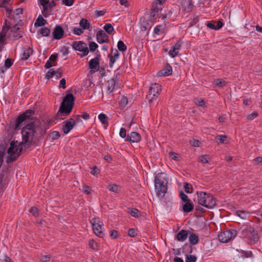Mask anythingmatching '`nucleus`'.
Masks as SVG:
<instances>
[{
	"label": "nucleus",
	"mask_w": 262,
	"mask_h": 262,
	"mask_svg": "<svg viewBox=\"0 0 262 262\" xmlns=\"http://www.w3.org/2000/svg\"><path fill=\"white\" fill-rule=\"evenodd\" d=\"M103 29L109 34H112L114 31V27L111 24H106L104 25Z\"/></svg>",
	"instance_id": "obj_32"
},
{
	"label": "nucleus",
	"mask_w": 262,
	"mask_h": 262,
	"mask_svg": "<svg viewBox=\"0 0 262 262\" xmlns=\"http://www.w3.org/2000/svg\"><path fill=\"white\" fill-rule=\"evenodd\" d=\"M188 238L190 243L192 245H196L199 242L198 235L195 233L190 231H188Z\"/></svg>",
	"instance_id": "obj_17"
},
{
	"label": "nucleus",
	"mask_w": 262,
	"mask_h": 262,
	"mask_svg": "<svg viewBox=\"0 0 262 262\" xmlns=\"http://www.w3.org/2000/svg\"><path fill=\"white\" fill-rule=\"evenodd\" d=\"M116 85V81L114 78L111 79L110 80L107 81V94L108 95L112 93L115 88Z\"/></svg>",
	"instance_id": "obj_20"
},
{
	"label": "nucleus",
	"mask_w": 262,
	"mask_h": 262,
	"mask_svg": "<svg viewBox=\"0 0 262 262\" xmlns=\"http://www.w3.org/2000/svg\"><path fill=\"white\" fill-rule=\"evenodd\" d=\"M194 208V205L193 204L191 203L190 202H185L183 206V210L184 212H190Z\"/></svg>",
	"instance_id": "obj_23"
},
{
	"label": "nucleus",
	"mask_w": 262,
	"mask_h": 262,
	"mask_svg": "<svg viewBox=\"0 0 262 262\" xmlns=\"http://www.w3.org/2000/svg\"><path fill=\"white\" fill-rule=\"evenodd\" d=\"M133 142H138L141 140L140 135L137 132H132L130 134Z\"/></svg>",
	"instance_id": "obj_28"
},
{
	"label": "nucleus",
	"mask_w": 262,
	"mask_h": 262,
	"mask_svg": "<svg viewBox=\"0 0 262 262\" xmlns=\"http://www.w3.org/2000/svg\"><path fill=\"white\" fill-rule=\"evenodd\" d=\"M188 234V231L185 230H181L178 232L176 236V238L180 242L184 241L187 237Z\"/></svg>",
	"instance_id": "obj_19"
},
{
	"label": "nucleus",
	"mask_w": 262,
	"mask_h": 262,
	"mask_svg": "<svg viewBox=\"0 0 262 262\" xmlns=\"http://www.w3.org/2000/svg\"><path fill=\"white\" fill-rule=\"evenodd\" d=\"M118 49L120 51L124 52L126 51L127 47L122 40H119L117 43Z\"/></svg>",
	"instance_id": "obj_29"
},
{
	"label": "nucleus",
	"mask_w": 262,
	"mask_h": 262,
	"mask_svg": "<svg viewBox=\"0 0 262 262\" xmlns=\"http://www.w3.org/2000/svg\"><path fill=\"white\" fill-rule=\"evenodd\" d=\"M241 253L242 254L243 256L246 257V258L253 257V255L252 252L250 251H248L241 250Z\"/></svg>",
	"instance_id": "obj_37"
},
{
	"label": "nucleus",
	"mask_w": 262,
	"mask_h": 262,
	"mask_svg": "<svg viewBox=\"0 0 262 262\" xmlns=\"http://www.w3.org/2000/svg\"><path fill=\"white\" fill-rule=\"evenodd\" d=\"M11 27L10 24H7V20L5 19L4 25L2 27V32L0 33V43L5 41V37L8 35L9 31L11 30Z\"/></svg>",
	"instance_id": "obj_11"
},
{
	"label": "nucleus",
	"mask_w": 262,
	"mask_h": 262,
	"mask_svg": "<svg viewBox=\"0 0 262 262\" xmlns=\"http://www.w3.org/2000/svg\"><path fill=\"white\" fill-rule=\"evenodd\" d=\"M207 156L202 155L199 157V161L201 162L202 163H207L208 162V161L207 160Z\"/></svg>",
	"instance_id": "obj_57"
},
{
	"label": "nucleus",
	"mask_w": 262,
	"mask_h": 262,
	"mask_svg": "<svg viewBox=\"0 0 262 262\" xmlns=\"http://www.w3.org/2000/svg\"><path fill=\"white\" fill-rule=\"evenodd\" d=\"M242 231L241 236L246 239L250 244L256 243L259 238L257 232L256 231L253 227L246 226L241 228Z\"/></svg>",
	"instance_id": "obj_6"
},
{
	"label": "nucleus",
	"mask_w": 262,
	"mask_h": 262,
	"mask_svg": "<svg viewBox=\"0 0 262 262\" xmlns=\"http://www.w3.org/2000/svg\"><path fill=\"white\" fill-rule=\"evenodd\" d=\"M185 261L186 262H195L197 260V257L194 255H185Z\"/></svg>",
	"instance_id": "obj_34"
},
{
	"label": "nucleus",
	"mask_w": 262,
	"mask_h": 262,
	"mask_svg": "<svg viewBox=\"0 0 262 262\" xmlns=\"http://www.w3.org/2000/svg\"><path fill=\"white\" fill-rule=\"evenodd\" d=\"M107 188L110 191L115 193H118L119 191V186L115 184L109 185L107 186Z\"/></svg>",
	"instance_id": "obj_33"
},
{
	"label": "nucleus",
	"mask_w": 262,
	"mask_h": 262,
	"mask_svg": "<svg viewBox=\"0 0 262 262\" xmlns=\"http://www.w3.org/2000/svg\"><path fill=\"white\" fill-rule=\"evenodd\" d=\"M33 49L31 47H28L24 50L21 59L23 60H27L33 54Z\"/></svg>",
	"instance_id": "obj_22"
},
{
	"label": "nucleus",
	"mask_w": 262,
	"mask_h": 262,
	"mask_svg": "<svg viewBox=\"0 0 262 262\" xmlns=\"http://www.w3.org/2000/svg\"><path fill=\"white\" fill-rule=\"evenodd\" d=\"M226 84V82L222 79H217L213 81V84L217 87H223Z\"/></svg>",
	"instance_id": "obj_30"
},
{
	"label": "nucleus",
	"mask_w": 262,
	"mask_h": 262,
	"mask_svg": "<svg viewBox=\"0 0 262 262\" xmlns=\"http://www.w3.org/2000/svg\"><path fill=\"white\" fill-rule=\"evenodd\" d=\"M79 25L83 30L88 29L90 27V24L89 21L85 18H82L79 23Z\"/></svg>",
	"instance_id": "obj_26"
},
{
	"label": "nucleus",
	"mask_w": 262,
	"mask_h": 262,
	"mask_svg": "<svg viewBox=\"0 0 262 262\" xmlns=\"http://www.w3.org/2000/svg\"><path fill=\"white\" fill-rule=\"evenodd\" d=\"M89 246L93 249L95 250L97 248V243L92 239L89 241Z\"/></svg>",
	"instance_id": "obj_54"
},
{
	"label": "nucleus",
	"mask_w": 262,
	"mask_h": 262,
	"mask_svg": "<svg viewBox=\"0 0 262 262\" xmlns=\"http://www.w3.org/2000/svg\"><path fill=\"white\" fill-rule=\"evenodd\" d=\"M128 103V99L126 97L123 96L119 102L120 105L122 107H125Z\"/></svg>",
	"instance_id": "obj_41"
},
{
	"label": "nucleus",
	"mask_w": 262,
	"mask_h": 262,
	"mask_svg": "<svg viewBox=\"0 0 262 262\" xmlns=\"http://www.w3.org/2000/svg\"><path fill=\"white\" fill-rule=\"evenodd\" d=\"M198 203L204 207L212 209L216 205L215 198L209 193L205 192H197Z\"/></svg>",
	"instance_id": "obj_5"
},
{
	"label": "nucleus",
	"mask_w": 262,
	"mask_h": 262,
	"mask_svg": "<svg viewBox=\"0 0 262 262\" xmlns=\"http://www.w3.org/2000/svg\"><path fill=\"white\" fill-rule=\"evenodd\" d=\"M13 61L11 58H7L5 61V67L9 68L13 64Z\"/></svg>",
	"instance_id": "obj_47"
},
{
	"label": "nucleus",
	"mask_w": 262,
	"mask_h": 262,
	"mask_svg": "<svg viewBox=\"0 0 262 262\" xmlns=\"http://www.w3.org/2000/svg\"><path fill=\"white\" fill-rule=\"evenodd\" d=\"M110 54L113 55V57L116 59H118L120 55L117 49H115L114 50H112Z\"/></svg>",
	"instance_id": "obj_60"
},
{
	"label": "nucleus",
	"mask_w": 262,
	"mask_h": 262,
	"mask_svg": "<svg viewBox=\"0 0 262 262\" xmlns=\"http://www.w3.org/2000/svg\"><path fill=\"white\" fill-rule=\"evenodd\" d=\"M35 112L32 110H27L18 116L15 121V127L17 128L24 122L27 124L24 126L21 130L23 140L19 144H23L25 148H29L32 144L35 134L39 127L35 125L32 117Z\"/></svg>",
	"instance_id": "obj_1"
},
{
	"label": "nucleus",
	"mask_w": 262,
	"mask_h": 262,
	"mask_svg": "<svg viewBox=\"0 0 262 262\" xmlns=\"http://www.w3.org/2000/svg\"><path fill=\"white\" fill-rule=\"evenodd\" d=\"M161 27L162 26L160 25L156 27L154 29V33L157 35H159L162 33L163 31L161 29Z\"/></svg>",
	"instance_id": "obj_62"
},
{
	"label": "nucleus",
	"mask_w": 262,
	"mask_h": 262,
	"mask_svg": "<svg viewBox=\"0 0 262 262\" xmlns=\"http://www.w3.org/2000/svg\"><path fill=\"white\" fill-rule=\"evenodd\" d=\"M90 50L91 52H94L98 48V45L96 43L91 41L89 43Z\"/></svg>",
	"instance_id": "obj_44"
},
{
	"label": "nucleus",
	"mask_w": 262,
	"mask_h": 262,
	"mask_svg": "<svg viewBox=\"0 0 262 262\" xmlns=\"http://www.w3.org/2000/svg\"><path fill=\"white\" fill-rule=\"evenodd\" d=\"M24 147L23 144H19L17 141H12L10 143V147L8 149V153L10 155L7 159V163L15 161L20 155Z\"/></svg>",
	"instance_id": "obj_4"
},
{
	"label": "nucleus",
	"mask_w": 262,
	"mask_h": 262,
	"mask_svg": "<svg viewBox=\"0 0 262 262\" xmlns=\"http://www.w3.org/2000/svg\"><path fill=\"white\" fill-rule=\"evenodd\" d=\"M155 190L158 195H164L167 190L168 178L164 172L158 173L155 177Z\"/></svg>",
	"instance_id": "obj_3"
},
{
	"label": "nucleus",
	"mask_w": 262,
	"mask_h": 262,
	"mask_svg": "<svg viewBox=\"0 0 262 262\" xmlns=\"http://www.w3.org/2000/svg\"><path fill=\"white\" fill-rule=\"evenodd\" d=\"M195 104L200 106H204L205 104V101L200 98H196L195 99Z\"/></svg>",
	"instance_id": "obj_40"
},
{
	"label": "nucleus",
	"mask_w": 262,
	"mask_h": 262,
	"mask_svg": "<svg viewBox=\"0 0 262 262\" xmlns=\"http://www.w3.org/2000/svg\"><path fill=\"white\" fill-rule=\"evenodd\" d=\"M64 34V31L61 26H56L52 32L53 38L57 40L60 39L63 37Z\"/></svg>",
	"instance_id": "obj_12"
},
{
	"label": "nucleus",
	"mask_w": 262,
	"mask_h": 262,
	"mask_svg": "<svg viewBox=\"0 0 262 262\" xmlns=\"http://www.w3.org/2000/svg\"><path fill=\"white\" fill-rule=\"evenodd\" d=\"M185 191L187 193H191L193 192V188L190 184L186 183L184 186Z\"/></svg>",
	"instance_id": "obj_35"
},
{
	"label": "nucleus",
	"mask_w": 262,
	"mask_h": 262,
	"mask_svg": "<svg viewBox=\"0 0 262 262\" xmlns=\"http://www.w3.org/2000/svg\"><path fill=\"white\" fill-rule=\"evenodd\" d=\"M172 69L171 66L169 64L167 63L165 66L163 70L161 71L159 73L160 76H169L172 74Z\"/></svg>",
	"instance_id": "obj_18"
},
{
	"label": "nucleus",
	"mask_w": 262,
	"mask_h": 262,
	"mask_svg": "<svg viewBox=\"0 0 262 262\" xmlns=\"http://www.w3.org/2000/svg\"><path fill=\"white\" fill-rule=\"evenodd\" d=\"M93 226V230L94 233L99 237L102 238L104 236V233L101 230L103 226V223L100 221L99 218L94 217L91 221Z\"/></svg>",
	"instance_id": "obj_7"
},
{
	"label": "nucleus",
	"mask_w": 262,
	"mask_h": 262,
	"mask_svg": "<svg viewBox=\"0 0 262 262\" xmlns=\"http://www.w3.org/2000/svg\"><path fill=\"white\" fill-rule=\"evenodd\" d=\"M76 122L73 118H70L69 120L63 122L62 130L64 134H68L75 125Z\"/></svg>",
	"instance_id": "obj_10"
},
{
	"label": "nucleus",
	"mask_w": 262,
	"mask_h": 262,
	"mask_svg": "<svg viewBox=\"0 0 262 262\" xmlns=\"http://www.w3.org/2000/svg\"><path fill=\"white\" fill-rule=\"evenodd\" d=\"M119 135L121 138H125L126 135V129L123 127L121 128L119 132Z\"/></svg>",
	"instance_id": "obj_63"
},
{
	"label": "nucleus",
	"mask_w": 262,
	"mask_h": 262,
	"mask_svg": "<svg viewBox=\"0 0 262 262\" xmlns=\"http://www.w3.org/2000/svg\"><path fill=\"white\" fill-rule=\"evenodd\" d=\"M100 63V55H98L96 57L91 59L89 61V66L90 69L94 71H98Z\"/></svg>",
	"instance_id": "obj_15"
},
{
	"label": "nucleus",
	"mask_w": 262,
	"mask_h": 262,
	"mask_svg": "<svg viewBox=\"0 0 262 262\" xmlns=\"http://www.w3.org/2000/svg\"><path fill=\"white\" fill-rule=\"evenodd\" d=\"M180 197L181 199L184 202H190V200L189 199L188 196L185 194L182 191H181L180 192Z\"/></svg>",
	"instance_id": "obj_36"
},
{
	"label": "nucleus",
	"mask_w": 262,
	"mask_h": 262,
	"mask_svg": "<svg viewBox=\"0 0 262 262\" xmlns=\"http://www.w3.org/2000/svg\"><path fill=\"white\" fill-rule=\"evenodd\" d=\"M118 232L116 230H113L110 231V236L113 239H116L118 237Z\"/></svg>",
	"instance_id": "obj_51"
},
{
	"label": "nucleus",
	"mask_w": 262,
	"mask_h": 262,
	"mask_svg": "<svg viewBox=\"0 0 262 262\" xmlns=\"http://www.w3.org/2000/svg\"><path fill=\"white\" fill-rule=\"evenodd\" d=\"M257 116L258 113L257 112H254L247 116V119L249 120H252Z\"/></svg>",
	"instance_id": "obj_55"
},
{
	"label": "nucleus",
	"mask_w": 262,
	"mask_h": 262,
	"mask_svg": "<svg viewBox=\"0 0 262 262\" xmlns=\"http://www.w3.org/2000/svg\"><path fill=\"white\" fill-rule=\"evenodd\" d=\"M159 8L158 6H152V8L151 9L152 12H151L150 15V19L151 20H155L158 16V12L159 11Z\"/></svg>",
	"instance_id": "obj_25"
},
{
	"label": "nucleus",
	"mask_w": 262,
	"mask_h": 262,
	"mask_svg": "<svg viewBox=\"0 0 262 262\" xmlns=\"http://www.w3.org/2000/svg\"><path fill=\"white\" fill-rule=\"evenodd\" d=\"M50 30L46 27H42L38 31V34H40L42 36H48L50 34Z\"/></svg>",
	"instance_id": "obj_27"
},
{
	"label": "nucleus",
	"mask_w": 262,
	"mask_h": 262,
	"mask_svg": "<svg viewBox=\"0 0 262 262\" xmlns=\"http://www.w3.org/2000/svg\"><path fill=\"white\" fill-rule=\"evenodd\" d=\"M66 81L64 78H62L60 80L59 87L60 88H62L63 89H65L66 88Z\"/></svg>",
	"instance_id": "obj_64"
},
{
	"label": "nucleus",
	"mask_w": 262,
	"mask_h": 262,
	"mask_svg": "<svg viewBox=\"0 0 262 262\" xmlns=\"http://www.w3.org/2000/svg\"><path fill=\"white\" fill-rule=\"evenodd\" d=\"M236 215L241 217L242 219H246L248 216V213L244 210H237L236 211Z\"/></svg>",
	"instance_id": "obj_31"
},
{
	"label": "nucleus",
	"mask_w": 262,
	"mask_h": 262,
	"mask_svg": "<svg viewBox=\"0 0 262 262\" xmlns=\"http://www.w3.org/2000/svg\"><path fill=\"white\" fill-rule=\"evenodd\" d=\"M96 38L99 43H107L110 41L108 35L102 30L97 32Z\"/></svg>",
	"instance_id": "obj_13"
},
{
	"label": "nucleus",
	"mask_w": 262,
	"mask_h": 262,
	"mask_svg": "<svg viewBox=\"0 0 262 262\" xmlns=\"http://www.w3.org/2000/svg\"><path fill=\"white\" fill-rule=\"evenodd\" d=\"M47 24V21L43 18L42 15H39L34 23L35 27L43 26Z\"/></svg>",
	"instance_id": "obj_21"
},
{
	"label": "nucleus",
	"mask_w": 262,
	"mask_h": 262,
	"mask_svg": "<svg viewBox=\"0 0 262 262\" xmlns=\"http://www.w3.org/2000/svg\"><path fill=\"white\" fill-rule=\"evenodd\" d=\"M215 24L216 21L208 22L207 24V26L210 29L216 30Z\"/></svg>",
	"instance_id": "obj_61"
},
{
	"label": "nucleus",
	"mask_w": 262,
	"mask_h": 262,
	"mask_svg": "<svg viewBox=\"0 0 262 262\" xmlns=\"http://www.w3.org/2000/svg\"><path fill=\"white\" fill-rule=\"evenodd\" d=\"M183 43V41L181 40H179L177 41V42L176 43V44L172 46L173 48H174L175 50L176 51H178L179 52V50L180 49L182 44Z\"/></svg>",
	"instance_id": "obj_50"
},
{
	"label": "nucleus",
	"mask_w": 262,
	"mask_h": 262,
	"mask_svg": "<svg viewBox=\"0 0 262 262\" xmlns=\"http://www.w3.org/2000/svg\"><path fill=\"white\" fill-rule=\"evenodd\" d=\"M108 57L110 58L109 66L110 68H112L114 62L117 59L113 57V55H111L110 54L108 55Z\"/></svg>",
	"instance_id": "obj_52"
},
{
	"label": "nucleus",
	"mask_w": 262,
	"mask_h": 262,
	"mask_svg": "<svg viewBox=\"0 0 262 262\" xmlns=\"http://www.w3.org/2000/svg\"><path fill=\"white\" fill-rule=\"evenodd\" d=\"M41 6H42V9H43V10L42 11V15L45 17H47L48 16V14L47 13V11L49 8V5H48V4H45V5H42Z\"/></svg>",
	"instance_id": "obj_43"
},
{
	"label": "nucleus",
	"mask_w": 262,
	"mask_h": 262,
	"mask_svg": "<svg viewBox=\"0 0 262 262\" xmlns=\"http://www.w3.org/2000/svg\"><path fill=\"white\" fill-rule=\"evenodd\" d=\"M161 91V86L158 83H152L149 89L148 94L150 95L158 96Z\"/></svg>",
	"instance_id": "obj_14"
},
{
	"label": "nucleus",
	"mask_w": 262,
	"mask_h": 262,
	"mask_svg": "<svg viewBox=\"0 0 262 262\" xmlns=\"http://www.w3.org/2000/svg\"><path fill=\"white\" fill-rule=\"evenodd\" d=\"M51 136L53 140H56L60 137V134L58 131H54L51 133Z\"/></svg>",
	"instance_id": "obj_53"
},
{
	"label": "nucleus",
	"mask_w": 262,
	"mask_h": 262,
	"mask_svg": "<svg viewBox=\"0 0 262 262\" xmlns=\"http://www.w3.org/2000/svg\"><path fill=\"white\" fill-rule=\"evenodd\" d=\"M157 97L158 96L150 95V94H148V95L147 96V99H148V102L150 104H151L153 101L157 99Z\"/></svg>",
	"instance_id": "obj_59"
},
{
	"label": "nucleus",
	"mask_w": 262,
	"mask_h": 262,
	"mask_svg": "<svg viewBox=\"0 0 262 262\" xmlns=\"http://www.w3.org/2000/svg\"><path fill=\"white\" fill-rule=\"evenodd\" d=\"M236 235L235 230H227L219 235V239L222 243H227L233 239Z\"/></svg>",
	"instance_id": "obj_8"
},
{
	"label": "nucleus",
	"mask_w": 262,
	"mask_h": 262,
	"mask_svg": "<svg viewBox=\"0 0 262 262\" xmlns=\"http://www.w3.org/2000/svg\"><path fill=\"white\" fill-rule=\"evenodd\" d=\"M227 137L225 135H219L217 137V139L220 143L223 144Z\"/></svg>",
	"instance_id": "obj_58"
},
{
	"label": "nucleus",
	"mask_w": 262,
	"mask_h": 262,
	"mask_svg": "<svg viewBox=\"0 0 262 262\" xmlns=\"http://www.w3.org/2000/svg\"><path fill=\"white\" fill-rule=\"evenodd\" d=\"M30 212L35 216H37L39 214L38 209L35 207H32L30 209Z\"/></svg>",
	"instance_id": "obj_49"
},
{
	"label": "nucleus",
	"mask_w": 262,
	"mask_h": 262,
	"mask_svg": "<svg viewBox=\"0 0 262 262\" xmlns=\"http://www.w3.org/2000/svg\"><path fill=\"white\" fill-rule=\"evenodd\" d=\"M72 48L75 50L83 53V56H86L89 53L87 45L82 41H75L72 45Z\"/></svg>",
	"instance_id": "obj_9"
},
{
	"label": "nucleus",
	"mask_w": 262,
	"mask_h": 262,
	"mask_svg": "<svg viewBox=\"0 0 262 262\" xmlns=\"http://www.w3.org/2000/svg\"><path fill=\"white\" fill-rule=\"evenodd\" d=\"M73 33L74 34L80 35L81 34L83 33V29L82 28L75 27L73 29Z\"/></svg>",
	"instance_id": "obj_45"
},
{
	"label": "nucleus",
	"mask_w": 262,
	"mask_h": 262,
	"mask_svg": "<svg viewBox=\"0 0 262 262\" xmlns=\"http://www.w3.org/2000/svg\"><path fill=\"white\" fill-rule=\"evenodd\" d=\"M55 74V71L53 69L49 70L46 74V78L49 79L53 77Z\"/></svg>",
	"instance_id": "obj_38"
},
{
	"label": "nucleus",
	"mask_w": 262,
	"mask_h": 262,
	"mask_svg": "<svg viewBox=\"0 0 262 262\" xmlns=\"http://www.w3.org/2000/svg\"><path fill=\"white\" fill-rule=\"evenodd\" d=\"M11 32L12 33V37L14 40L18 39L23 37V35L20 33V28L18 27V24H15L11 29Z\"/></svg>",
	"instance_id": "obj_16"
},
{
	"label": "nucleus",
	"mask_w": 262,
	"mask_h": 262,
	"mask_svg": "<svg viewBox=\"0 0 262 262\" xmlns=\"http://www.w3.org/2000/svg\"><path fill=\"white\" fill-rule=\"evenodd\" d=\"M178 51H176L174 48L172 47L169 50L168 54L171 57H174L178 55Z\"/></svg>",
	"instance_id": "obj_48"
},
{
	"label": "nucleus",
	"mask_w": 262,
	"mask_h": 262,
	"mask_svg": "<svg viewBox=\"0 0 262 262\" xmlns=\"http://www.w3.org/2000/svg\"><path fill=\"white\" fill-rule=\"evenodd\" d=\"M98 118L106 128L108 124L107 117L104 114H100L98 115Z\"/></svg>",
	"instance_id": "obj_24"
},
{
	"label": "nucleus",
	"mask_w": 262,
	"mask_h": 262,
	"mask_svg": "<svg viewBox=\"0 0 262 262\" xmlns=\"http://www.w3.org/2000/svg\"><path fill=\"white\" fill-rule=\"evenodd\" d=\"M75 98L73 94H69L63 99L59 108L56 113V117L58 120H63L69 115L73 109Z\"/></svg>",
	"instance_id": "obj_2"
},
{
	"label": "nucleus",
	"mask_w": 262,
	"mask_h": 262,
	"mask_svg": "<svg viewBox=\"0 0 262 262\" xmlns=\"http://www.w3.org/2000/svg\"><path fill=\"white\" fill-rule=\"evenodd\" d=\"M190 143L191 145L194 147H199L201 143L199 140L195 139H193L192 140H190Z\"/></svg>",
	"instance_id": "obj_46"
},
{
	"label": "nucleus",
	"mask_w": 262,
	"mask_h": 262,
	"mask_svg": "<svg viewBox=\"0 0 262 262\" xmlns=\"http://www.w3.org/2000/svg\"><path fill=\"white\" fill-rule=\"evenodd\" d=\"M128 235L132 237H134L137 235V232L134 229H130L128 231Z\"/></svg>",
	"instance_id": "obj_56"
},
{
	"label": "nucleus",
	"mask_w": 262,
	"mask_h": 262,
	"mask_svg": "<svg viewBox=\"0 0 262 262\" xmlns=\"http://www.w3.org/2000/svg\"><path fill=\"white\" fill-rule=\"evenodd\" d=\"M129 213L130 215L134 217H139V211L135 208L129 209Z\"/></svg>",
	"instance_id": "obj_39"
},
{
	"label": "nucleus",
	"mask_w": 262,
	"mask_h": 262,
	"mask_svg": "<svg viewBox=\"0 0 262 262\" xmlns=\"http://www.w3.org/2000/svg\"><path fill=\"white\" fill-rule=\"evenodd\" d=\"M8 4H9V2L7 0H4L0 4V7L2 8H5L6 9L7 11L8 12H11V10H10L9 8H7V6Z\"/></svg>",
	"instance_id": "obj_42"
}]
</instances>
